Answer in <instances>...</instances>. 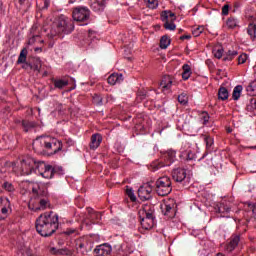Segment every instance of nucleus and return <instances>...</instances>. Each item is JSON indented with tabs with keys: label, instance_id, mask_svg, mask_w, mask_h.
I'll list each match as a JSON object with an SVG mask.
<instances>
[{
	"label": "nucleus",
	"instance_id": "nucleus-8",
	"mask_svg": "<svg viewBox=\"0 0 256 256\" xmlns=\"http://www.w3.org/2000/svg\"><path fill=\"white\" fill-rule=\"evenodd\" d=\"M175 157H176V152L173 150H168L164 154V159L166 163L164 164L162 162H153L151 164L152 171H158V169H161V167H169V165H171V163L175 161Z\"/></svg>",
	"mask_w": 256,
	"mask_h": 256
},
{
	"label": "nucleus",
	"instance_id": "nucleus-27",
	"mask_svg": "<svg viewBox=\"0 0 256 256\" xmlns=\"http://www.w3.org/2000/svg\"><path fill=\"white\" fill-rule=\"evenodd\" d=\"M181 157H183V159H187L188 161H193V159H195V153L191 152V150H182Z\"/></svg>",
	"mask_w": 256,
	"mask_h": 256
},
{
	"label": "nucleus",
	"instance_id": "nucleus-49",
	"mask_svg": "<svg viewBox=\"0 0 256 256\" xmlns=\"http://www.w3.org/2000/svg\"><path fill=\"white\" fill-rule=\"evenodd\" d=\"M16 5L19 7V9H23L25 7V0H18Z\"/></svg>",
	"mask_w": 256,
	"mask_h": 256
},
{
	"label": "nucleus",
	"instance_id": "nucleus-21",
	"mask_svg": "<svg viewBox=\"0 0 256 256\" xmlns=\"http://www.w3.org/2000/svg\"><path fill=\"white\" fill-rule=\"evenodd\" d=\"M182 70H183V72H182V79L184 81H187L189 79V77H191V75L193 73L191 71V66L189 64H184L182 66Z\"/></svg>",
	"mask_w": 256,
	"mask_h": 256
},
{
	"label": "nucleus",
	"instance_id": "nucleus-28",
	"mask_svg": "<svg viewBox=\"0 0 256 256\" xmlns=\"http://www.w3.org/2000/svg\"><path fill=\"white\" fill-rule=\"evenodd\" d=\"M246 91L248 95L255 97L256 95V81L251 82L247 87Z\"/></svg>",
	"mask_w": 256,
	"mask_h": 256
},
{
	"label": "nucleus",
	"instance_id": "nucleus-38",
	"mask_svg": "<svg viewBox=\"0 0 256 256\" xmlns=\"http://www.w3.org/2000/svg\"><path fill=\"white\" fill-rule=\"evenodd\" d=\"M164 28L167 31H175V29H177V26L173 22H164Z\"/></svg>",
	"mask_w": 256,
	"mask_h": 256
},
{
	"label": "nucleus",
	"instance_id": "nucleus-13",
	"mask_svg": "<svg viewBox=\"0 0 256 256\" xmlns=\"http://www.w3.org/2000/svg\"><path fill=\"white\" fill-rule=\"evenodd\" d=\"M160 209L164 215H169L173 209H175V200L168 199L160 205Z\"/></svg>",
	"mask_w": 256,
	"mask_h": 256
},
{
	"label": "nucleus",
	"instance_id": "nucleus-33",
	"mask_svg": "<svg viewBox=\"0 0 256 256\" xmlns=\"http://www.w3.org/2000/svg\"><path fill=\"white\" fill-rule=\"evenodd\" d=\"M69 85V81L67 80H55L54 81V87L57 89H63V87H67Z\"/></svg>",
	"mask_w": 256,
	"mask_h": 256
},
{
	"label": "nucleus",
	"instance_id": "nucleus-22",
	"mask_svg": "<svg viewBox=\"0 0 256 256\" xmlns=\"http://www.w3.org/2000/svg\"><path fill=\"white\" fill-rule=\"evenodd\" d=\"M218 99L220 101H227L229 99V91L225 87H220L218 90Z\"/></svg>",
	"mask_w": 256,
	"mask_h": 256
},
{
	"label": "nucleus",
	"instance_id": "nucleus-34",
	"mask_svg": "<svg viewBox=\"0 0 256 256\" xmlns=\"http://www.w3.org/2000/svg\"><path fill=\"white\" fill-rule=\"evenodd\" d=\"M126 195L129 197L131 201H137V197L135 196V192L133 191V188L127 186Z\"/></svg>",
	"mask_w": 256,
	"mask_h": 256
},
{
	"label": "nucleus",
	"instance_id": "nucleus-32",
	"mask_svg": "<svg viewBox=\"0 0 256 256\" xmlns=\"http://www.w3.org/2000/svg\"><path fill=\"white\" fill-rule=\"evenodd\" d=\"M26 61H27V48H24L20 52L17 63L18 64L26 63Z\"/></svg>",
	"mask_w": 256,
	"mask_h": 256
},
{
	"label": "nucleus",
	"instance_id": "nucleus-5",
	"mask_svg": "<svg viewBox=\"0 0 256 256\" xmlns=\"http://www.w3.org/2000/svg\"><path fill=\"white\" fill-rule=\"evenodd\" d=\"M75 29L73 22L69 20V18L61 15L58 19L53 22L52 28L50 30L51 37H55V35H61L64 33L65 35H69Z\"/></svg>",
	"mask_w": 256,
	"mask_h": 256
},
{
	"label": "nucleus",
	"instance_id": "nucleus-12",
	"mask_svg": "<svg viewBox=\"0 0 256 256\" xmlns=\"http://www.w3.org/2000/svg\"><path fill=\"white\" fill-rule=\"evenodd\" d=\"M11 202L7 198H0V221L7 217Z\"/></svg>",
	"mask_w": 256,
	"mask_h": 256
},
{
	"label": "nucleus",
	"instance_id": "nucleus-11",
	"mask_svg": "<svg viewBox=\"0 0 256 256\" xmlns=\"http://www.w3.org/2000/svg\"><path fill=\"white\" fill-rule=\"evenodd\" d=\"M240 245L241 237L239 235H232L225 247V251H227V253H231L232 251H235V249H237V247H239Z\"/></svg>",
	"mask_w": 256,
	"mask_h": 256
},
{
	"label": "nucleus",
	"instance_id": "nucleus-45",
	"mask_svg": "<svg viewBox=\"0 0 256 256\" xmlns=\"http://www.w3.org/2000/svg\"><path fill=\"white\" fill-rule=\"evenodd\" d=\"M36 41H40L41 43H43V40H39V36H33L29 39L28 44L33 45V43H36Z\"/></svg>",
	"mask_w": 256,
	"mask_h": 256
},
{
	"label": "nucleus",
	"instance_id": "nucleus-46",
	"mask_svg": "<svg viewBox=\"0 0 256 256\" xmlns=\"http://www.w3.org/2000/svg\"><path fill=\"white\" fill-rule=\"evenodd\" d=\"M101 102H102V100L99 95H95L93 97V103H95L96 105H101Z\"/></svg>",
	"mask_w": 256,
	"mask_h": 256
},
{
	"label": "nucleus",
	"instance_id": "nucleus-23",
	"mask_svg": "<svg viewBox=\"0 0 256 256\" xmlns=\"http://www.w3.org/2000/svg\"><path fill=\"white\" fill-rule=\"evenodd\" d=\"M241 93H243V86L237 85L234 87L233 92H232V99L234 101H239V98L241 97Z\"/></svg>",
	"mask_w": 256,
	"mask_h": 256
},
{
	"label": "nucleus",
	"instance_id": "nucleus-48",
	"mask_svg": "<svg viewBox=\"0 0 256 256\" xmlns=\"http://www.w3.org/2000/svg\"><path fill=\"white\" fill-rule=\"evenodd\" d=\"M202 119H203L204 125H207V123H209V114L203 113Z\"/></svg>",
	"mask_w": 256,
	"mask_h": 256
},
{
	"label": "nucleus",
	"instance_id": "nucleus-39",
	"mask_svg": "<svg viewBox=\"0 0 256 256\" xmlns=\"http://www.w3.org/2000/svg\"><path fill=\"white\" fill-rule=\"evenodd\" d=\"M204 141L206 143V149L211 150V147H213L214 140L212 137L207 136L204 138Z\"/></svg>",
	"mask_w": 256,
	"mask_h": 256
},
{
	"label": "nucleus",
	"instance_id": "nucleus-59",
	"mask_svg": "<svg viewBox=\"0 0 256 256\" xmlns=\"http://www.w3.org/2000/svg\"><path fill=\"white\" fill-rule=\"evenodd\" d=\"M39 113H41V109H38Z\"/></svg>",
	"mask_w": 256,
	"mask_h": 256
},
{
	"label": "nucleus",
	"instance_id": "nucleus-18",
	"mask_svg": "<svg viewBox=\"0 0 256 256\" xmlns=\"http://www.w3.org/2000/svg\"><path fill=\"white\" fill-rule=\"evenodd\" d=\"M92 11H95L96 13H99L105 9V0H95L90 5Z\"/></svg>",
	"mask_w": 256,
	"mask_h": 256
},
{
	"label": "nucleus",
	"instance_id": "nucleus-30",
	"mask_svg": "<svg viewBox=\"0 0 256 256\" xmlns=\"http://www.w3.org/2000/svg\"><path fill=\"white\" fill-rule=\"evenodd\" d=\"M144 3L148 9H157L159 7V0H144Z\"/></svg>",
	"mask_w": 256,
	"mask_h": 256
},
{
	"label": "nucleus",
	"instance_id": "nucleus-15",
	"mask_svg": "<svg viewBox=\"0 0 256 256\" xmlns=\"http://www.w3.org/2000/svg\"><path fill=\"white\" fill-rule=\"evenodd\" d=\"M186 177H187V172L185 171V169L178 168L173 170L172 172V178L177 183H181Z\"/></svg>",
	"mask_w": 256,
	"mask_h": 256
},
{
	"label": "nucleus",
	"instance_id": "nucleus-2",
	"mask_svg": "<svg viewBox=\"0 0 256 256\" xmlns=\"http://www.w3.org/2000/svg\"><path fill=\"white\" fill-rule=\"evenodd\" d=\"M21 187L28 193L32 192L34 197L30 199L28 204L29 209L32 211H45V209L51 207V203H49V199H47V189H45V185L37 182L24 181L21 183Z\"/></svg>",
	"mask_w": 256,
	"mask_h": 256
},
{
	"label": "nucleus",
	"instance_id": "nucleus-7",
	"mask_svg": "<svg viewBox=\"0 0 256 256\" xmlns=\"http://www.w3.org/2000/svg\"><path fill=\"white\" fill-rule=\"evenodd\" d=\"M173 191V186L171 185V178L167 176L160 177L156 181V192L160 197H165Z\"/></svg>",
	"mask_w": 256,
	"mask_h": 256
},
{
	"label": "nucleus",
	"instance_id": "nucleus-54",
	"mask_svg": "<svg viewBox=\"0 0 256 256\" xmlns=\"http://www.w3.org/2000/svg\"><path fill=\"white\" fill-rule=\"evenodd\" d=\"M44 3V9H47L49 7V0H43Z\"/></svg>",
	"mask_w": 256,
	"mask_h": 256
},
{
	"label": "nucleus",
	"instance_id": "nucleus-20",
	"mask_svg": "<svg viewBox=\"0 0 256 256\" xmlns=\"http://www.w3.org/2000/svg\"><path fill=\"white\" fill-rule=\"evenodd\" d=\"M102 141L103 138L100 136V134H93L91 137L90 148L97 149V147L101 145Z\"/></svg>",
	"mask_w": 256,
	"mask_h": 256
},
{
	"label": "nucleus",
	"instance_id": "nucleus-35",
	"mask_svg": "<svg viewBox=\"0 0 256 256\" xmlns=\"http://www.w3.org/2000/svg\"><path fill=\"white\" fill-rule=\"evenodd\" d=\"M178 101L181 105H187L189 103V97H187L186 93H182L178 96Z\"/></svg>",
	"mask_w": 256,
	"mask_h": 256
},
{
	"label": "nucleus",
	"instance_id": "nucleus-16",
	"mask_svg": "<svg viewBox=\"0 0 256 256\" xmlns=\"http://www.w3.org/2000/svg\"><path fill=\"white\" fill-rule=\"evenodd\" d=\"M176 19L177 17L172 11L166 10L161 14V20L163 21V23H173V21H175Z\"/></svg>",
	"mask_w": 256,
	"mask_h": 256
},
{
	"label": "nucleus",
	"instance_id": "nucleus-36",
	"mask_svg": "<svg viewBox=\"0 0 256 256\" xmlns=\"http://www.w3.org/2000/svg\"><path fill=\"white\" fill-rule=\"evenodd\" d=\"M204 31V26H198L192 30V34L194 35V37H199V35H201V33H203Z\"/></svg>",
	"mask_w": 256,
	"mask_h": 256
},
{
	"label": "nucleus",
	"instance_id": "nucleus-19",
	"mask_svg": "<svg viewBox=\"0 0 256 256\" xmlns=\"http://www.w3.org/2000/svg\"><path fill=\"white\" fill-rule=\"evenodd\" d=\"M123 82V74L113 73L108 77L109 85H117V83Z\"/></svg>",
	"mask_w": 256,
	"mask_h": 256
},
{
	"label": "nucleus",
	"instance_id": "nucleus-26",
	"mask_svg": "<svg viewBox=\"0 0 256 256\" xmlns=\"http://www.w3.org/2000/svg\"><path fill=\"white\" fill-rule=\"evenodd\" d=\"M237 55H239V53L236 50H230L224 55L223 61H233Z\"/></svg>",
	"mask_w": 256,
	"mask_h": 256
},
{
	"label": "nucleus",
	"instance_id": "nucleus-3",
	"mask_svg": "<svg viewBox=\"0 0 256 256\" xmlns=\"http://www.w3.org/2000/svg\"><path fill=\"white\" fill-rule=\"evenodd\" d=\"M59 216L52 212L41 214L36 220V231L42 237H51L57 231Z\"/></svg>",
	"mask_w": 256,
	"mask_h": 256
},
{
	"label": "nucleus",
	"instance_id": "nucleus-29",
	"mask_svg": "<svg viewBox=\"0 0 256 256\" xmlns=\"http://www.w3.org/2000/svg\"><path fill=\"white\" fill-rule=\"evenodd\" d=\"M226 25L229 29H235V27L239 25V21L237 20V18L230 17L227 19Z\"/></svg>",
	"mask_w": 256,
	"mask_h": 256
},
{
	"label": "nucleus",
	"instance_id": "nucleus-24",
	"mask_svg": "<svg viewBox=\"0 0 256 256\" xmlns=\"http://www.w3.org/2000/svg\"><path fill=\"white\" fill-rule=\"evenodd\" d=\"M247 33L252 41H255L256 39V25L253 23H250L247 28Z\"/></svg>",
	"mask_w": 256,
	"mask_h": 256
},
{
	"label": "nucleus",
	"instance_id": "nucleus-47",
	"mask_svg": "<svg viewBox=\"0 0 256 256\" xmlns=\"http://www.w3.org/2000/svg\"><path fill=\"white\" fill-rule=\"evenodd\" d=\"M222 15H229V5H224L222 7Z\"/></svg>",
	"mask_w": 256,
	"mask_h": 256
},
{
	"label": "nucleus",
	"instance_id": "nucleus-25",
	"mask_svg": "<svg viewBox=\"0 0 256 256\" xmlns=\"http://www.w3.org/2000/svg\"><path fill=\"white\" fill-rule=\"evenodd\" d=\"M246 110L249 111L250 113H256V98H251L247 105H246Z\"/></svg>",
	"mask_w": 256,
	"mask_h": 256
},
{
	"label": "nucleus",
	"instance_id": "nucleus-43",
	"mask_svg": "<svg viewBox=\"0 0 256 256\" xmlns=\"http://www.w3.org/2000/svg\"><path fill=\"white\" fill-rule=\"evenodd\" d=\"M218 211L219 213H229L231 211V208L225 207V205L221 204Z\"/></svg>",
	"mask_w": 256,
	"mask_h": 256
},
{
	"label": "nucleus",
	"instance_id": "nucleus-17",
	"mask_svg": "<svg viewBox=\"0 0 256 256\" xmlns=\"http://www.w3.org/2000/svg\"><path fill=\"white\" fill-rule=\"evenodd\" d=\"M160 87L162 88V91H169L171 87H173V78L171 76H164Z\"/></svg>",
	"mask_w": 256,
	"mask_h": 256
},
{
	"label": "nucleus",
	"instance_id": "nucleus-10",
	"mask_svg": "<svg viewBox=\"0 0 256 256\" xmlns=\"http://www.w3.org/2000/svg\"><path fill=\"white\" fill-rule=\"evenodd\" d=\"M153 192V188L149 184H144L138 189V197L142 201H147L151 199V193Z\"/></svg>",
	"mask_w": 256,
	"mask_h": 256
},
{
	"label": "nucleus",
	"instance_id": "nucleus-50",
	"mask_svg": "<svg viewBox=\"0 0 256 256\" xmlns=\"http://www.w3.org/2000/svg\"><path fill=\"white\" fill-rule=\"evenodd\" d=\"M91 218L92 219H101V213L94 212V213H92Z\"/></svg>",
	"mask_w": 256,
	"mask_h": 256
},
{
	"label": "nucleus",
	"instance_id": "nucleus-1",
	"mask_svg": "<svg viewBox=\"0 0 256 256\" xmlns=\"http://www.w3.org/2000/svg\"><path fill=\"white\" fill-rule=\"evenodd\" d=\"M19 175H31L32 171L39 173L44 179H52L53 175H65V171L62 167L53 169L51 165H47L45 162H36L31 156H23L20 160L18 169L14 168Z\"/></svg>",
	"mask_w": 256,
	"mask_h": 256
},
{
	"label": "nucleus",
	"instance_id": "nucleus-57",
	"mask_svg": "<svg viewBox=\"0 0 256 256\" xmlns=\"http://www.w3.org/2000/svg\"><path fill=\"white\" fill-rule=\"evenodd\" d=\"M216 256H224L222 253H218Z\"/></svg>",
	"mask_w": 256,
	"mask_h": 256
},
{
	"label": "nucleus",
	"instance_id": "nucleus-4",
	"mask_svg": "<svg viewBox=\"0 0 256 256\" xmlns=\"http://www.w3.org/2000/svg\"><path fill=\"white\" fill-rule=\"evenodd\" d=\"M33 148L35 151H51L52 153H58L63 148L61 141L50 136H40L33 142Z\"/></svg>",
	"mask_w": 256,
	"mask_h": 256
},
{
	"label": "nucleus",
	"instance_id": "nucleus-41",
	"mask_svg": "<svg viewBox=\"0 0 256 256\" xmlns=\"http://www.w3.org/2000/svg\"><path fill=\"white\" fill-rule=\"evenodd\" d=\"M213 55L216 59H221V57H223V48H215L213 50Z\"/></svg>",
	"mask_w": 256,
	"mask_h": 256
},
{
	"label": "nucleus",
	"instance_id": "nucleus-56",
	"mask_svg": "<svg viewBox=\"0 0 256 256\" xmlns=\"http://www.w3.org/2000/svg\"><path fill=\"white\" fill-rule=\"evenodd\" d=\"M34 51L38 52V51H42L41 48H35Z\"/></svg>",
	"mask_w": 256,
	"mask_h": 256
},
{
	"label": "nucleus",
	"instance_id": "nucleus-31",
	"mask_svg": "<svg viewBox=\"0 0 256 256\" xmlns=\"http://www.w3.org/2000/svg\"><path fill=\"white\" fill-rule=\"evenodd\" d=\"M169 45H171V39H169V37H167V36H163L160 39V47H161V49H167V47H169Z\"/></svg>",
	"mask_w": 256,
	"mask_h": 256
},
{
	"label": "nucleus",
	"instance_id": "nucleus-9",
	"mask_svg": "<svg viewBox=\"0 0 256 256\" xmlns=\"http://www.w3.org/2000/svg\"><path fill=\"white\" fill-rule=\"evenodd\" d=\"M72 17L74 21H89V17H91V11H89L87 7H76L72 12Z\"/></svg>",
	"mask_w": 256,
	"mask_h": 256
},
{
	"label": "nucleus",
	"instance_id": "nucleus-44",
	"mask_svg": "<svg viewBox=\"0 0 256 256\" xmlns=\"http://www.w3.org/2000/svg\"><path fill=\"white\" fill-rule=\"evenodd\" d=\"M23 126L25 131H29L31 127H35V124H33V122H23Z\"/></svg>",
	"mask_w": 256,
	"mask_h": 256
},
{
	"label": "nucleus",
	"instance_id": "nucleus-14",
	"mask_svg": "<svg viewBox=\"0 0 256 256\" xmlns=\"http://www.w3.org/2000/svg\"><path fill=\"white\" fill-rule=\"evenodd\" d=\"M96 256H108L111 255L112 248L109 244H102L95 250Z\"/></svg>",
	"mask_w": 256,
	"mask_h": 256
},
{
	"label": "nucleus",
	"instance_id": "nucleus-58",
	"mask_svg": "<svg viewBox=\"0 0 256 256\" xmlns=\"http://www.w3.org/2000/svg\"><path fill=\"white\" fill-rule=\"evenodd\" d=\"M83 247V244H80V248H82Z\"/></svg>",
	"mask_w": 256,
	"mask_h": 256
},
{
	"label": "nucleus",
	"instance_id": "nucleus-51",
	"mask_svg": "<svg viewBox=\"0 0 256 256\" xmlns=\"http://www.w3.org/2000/svg\"><path fill=\"white\" fill-rule=\"evenodd\" d=\"M50 253H52V255H59V250H57V248L55 247H51Z\"/></svg>",
	"mask_w": 256,
	"mask_h": 256
},
{
	"label": "nucleus",
	"instance_id": "nucleus-42",
	"mask_svg": "<svg viewBox=\"0 0 256 256\" xmlns=\"http://www.w3.org/2000/svg\"><path fill=\"white\" fill-rule=\"evenodd\" d=\"M58 255L71 256V255H73V252H71V250H69L67 248H62V249H58Z\"/></svg>",
	"mask_w": 256,
	"mask_h": 256
},
{
	"label": "nucleus",
	"instance_id": "nucleus-52",
	"mask_svg": "<svg viewBox=\"0 0 256 256\" xmlns=\"http://www.w3.org/2000/svg\"><path fill=\"white\" fill-rule=\"evenodd\" d=\"M88 37H89V39H91V40L95 39V32L89 31V32H88Z\"/></svg>",
	"mask_w": 256,
	"mask_h": 256
},
{
	"label": "nucleus",
	"instance_id": "nucleus-40",
	"mask_svg": "<svg viewBox=\"0 0 256 256\" xmlns=\"http://www.w3.org/2000/svg\"><path fill=\"white\" fill-rule=\"evenodd\" d=\"M248 60H249V56H247V54H241L238 57V65H243L247 63Z\"/></svg>",
	"mask_w": 256,
	"mask_h": 256
},
{
	"label": "nucleus",
	"instance_id": "nucleus-55",
	"mask_svg": "<svg viewBox=\"0 0 256 256\" xmlns=\"http://www.w3.org/2000/svg\"><path fill=\"white\" fill-rule=\"evenodd\" d=\"M190 38H191V35H184V36L180 37V39H182V40L190 39Z\"/></svg>",
	"mask_w": 256,
	"mask_h": 256
},
{
	"label": "nucleus",
	"instance_id": "nucleus-6",
	"mask_svg": "<svg viewBox=\"0 0 256 256\" xmlns=\"http://www.w3.org/2000/svg\"><path fill=\"white\" fill-rule=\"evenodd\" d=\"M154 210L149 205H145L139 210L138 215L142 229L149 231L155 226V217L153 216Z\"/></svg>",
	"mask_w": 256,
	"mask_h": 256
},
{
	"label": "nucleus",
	"instance_id": "nucleus-53",
	"mask_svg": "<svg viewBox=\"0 0 256 256\" xmlns=\"http://www.w3.org/2000/svg\"><path fill=\"white\" fill-rule=\"evenodd\" d=\"M126 246H127V244H123L121 246V251H123L124 253H129V250L125 249Z\"/></svg>",
	"mask_w": 256,
	"mask_h": 256
},
{
	"label": "nucleus",
	"instance_id": "nucleus-37",
	"mask_svg": "<svg viewBox=\"0 0 256 256\" xmlns=\"http://www.w3.org/2000/svg\"><path fill=\"white\" fill-rule=\"evenodd\" d=\"M3 189H5V191H8L9 193H13V191H15V186H13L11 182H4Z\"/></svg>",
	"mask_w": 256,
	"mask_h": 256
}]
</instances>
